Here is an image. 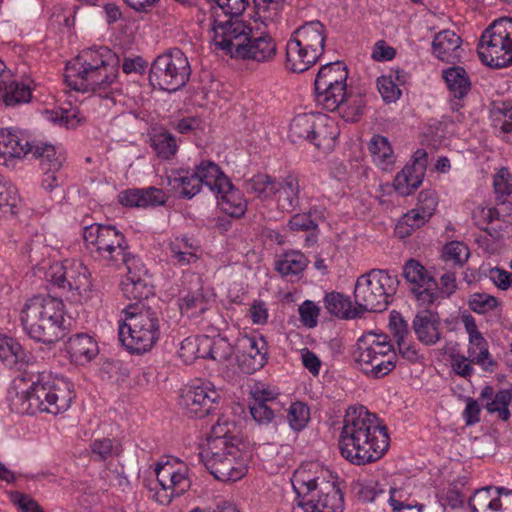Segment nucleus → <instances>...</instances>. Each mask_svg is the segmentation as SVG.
I'll use <instances>...</instances> for the list:
<instances>
[{
    "instance_id": "obj_1",
    "label": "nucleus",
    "mask_w": 512,
    "mask_h": 512,
    "mask_svg": "<svg viewBox=\"0 0 512 512\" xmlns=\"http://www.w3.org/2000/svg\"><path fill=\"white\" fill-rule=\"evenodd\" d=\"M118 73L117 55L106 46H94L82 50L67 63L64 79L67 86L75 91L96 93L89 103L104 102L107 109L115 104Z\"/></svg>"
},
{
    "instance_id": "obj_2",
    "label": "nucleus",
    "mask_w": 512,
    "mask_h": 512,
    "mask_svg": "<svg viewBox=\"0 0 512 512\" xmlns=\"http://www.w3.org/2000/svg\"><path fill=\"white\" fill-rule=\"evenodd\" d=\"M390 438L379 418L360 406H351L343 418L338 446L343 458L361 466L381 459L389 448Z\"/></svg>"
},
{
    "instance_id": "obj_3",
    "label": "nucleus",
    "mask_w": 512,
    "mask_h": 512,
    "mask_svg": "<svg viewBox=\"0 0 512 512\" xmlns=\"http://www.w3.org/2000/svg\"><path fill=\"white\" fill-rule=\"evenodd\" d=\"M71 385L63 379L41 374L36 380L27 374L14 378L9 389L10 407L19 414L65 412L71 405Z\"/></svg>"
},
{
    "instance_id": "obj_4",
    "label": "nucleus",
    "mask_w": 512,
    "mask_h": 512,
    "mask_svg": "<svg viewBox=\"0 0 512 512\" xmlns=\"http://www.w3.org/2000/svg\"><path fill=\"white\" fill-rule=\"evenodd\" d=\"M24 332L33 340L46 344L58 341L65 331V305L51 296H33L19 309Z\"/></svg>"
},
{
    "instance_id": "obj_5",
    "label": "nucleus",
    "mask_w": 512,
    "mask_h": 512,
    "mask_svg": "<svg viewBox=\"0 0 512 512\" xmlns=\"http://www.w3.org/2000/svg\"><path fill=\"white\" fill-rule=\"evenodd\" d=\"M119 321L118 336L125 349L141 355L150 351L160 339L162 319L158 311L144 305H129Z\"/></svg>"
},
{
    "instance_id": "obj_6",
    "label": "nucleus",
    "mask_w": 512,
    "mask_h": 512,
    "mask_svg": "<svg viewBox=\"0 0 512 512\" xmlns=\"http://www.w3.org/2000/svg\"><path fill=\"white\" fill-rule=\"evenodd\" d=\"M318 480L305 469L294 472L291 482L297 497L292 512H343L340 489L334 483Z\"/></svg>"
},
{
    "instance_id": "obj_7",
    "label": "nucleus",
    "mask_w": 512,
    "mask_h": 512,
    "mask_svg": "<svg viewBox=\"0 0 512 512\" xmlns=\"http://www.w3.org/2000/svg\"><path fill=\"white\" fill-rule=\"evenodd\" d=\"M326 28L318 20L296 28L286 42L285 67L295 73L307 71L324 53Z\"/></svg>"
},
{
    "instance_id": "obj_8",
    "label": "nucleus",
    "mask_w": 512,
    "mask_h": 512,
    "mask_svg": "<svg viewBox=\"0 0 512 512\" xmlns=\"http://www.w3.org/2000/svg\"><path fill=\"white\" fill-rule=\"evenodd\" d=\"M395 358L394 347L386 334L370 331L357 340L355 363L370 378L388 375L395 368Z\"/></svg>"
},
{
    "instance_id": "obj_9",
    "label": "nucleus",
    "mask_w": 512,
    "mask_h": 512,
    "mask_svg": "<svg viewBox=\"0 0 512 512\" xmlns=\"http://www.w3.org/2000/svg\"><path fill=\"white\" fill-rule=\"evenodd\" d=\"M399 281L384 269H371L357 278L355 303L365 311L382 312L392 303Z\"/></svg>"
},
{
    "instance_id": "obj_10",
    "label": "nucleus",
    "mask_w": 512,
    "mask_h": 512,
    "mask_svg": "<svg viewBox=\"0 0 512 512\" xmlns=\"http://www.w3.org/2000/svg\"><path fill=\"white\" fill-rule=\"evenodd\" d=\"M83 238L90 254L107 264L118 266L132 258L125 236L115 226L97 223L86 226Z\"/></svg>"
},
{
    "instance_id": "obj_11",
    "label": "nucleus",
    "mask_w": 512,
    "mask_h": 512,
    "mask_svg": "<svg viewBox=\"0 0 512 512\" xmlns=\"http://www.w3.org/2000/svg\"><path fill=\"white\" fill-rule=\"evenodd\" d=\"M210 42L217 50L237 57L238 50L252 33L251 27L239 17L225 13H209L203 21Z\"/></svg>"
},
{
    "instance_id": "obj_12",
    "label": "nucleus",
    "mask_w": 512,
    "mask_h": 512,
    "mask_svg": "<svg viewBox=\"0 0 512 512\" xmlns=\"http://www.w3.org/2000/svg\"><path fill=\"white\" fill-rule=\"evenodd\" d=\"M338 136L335 121L324 114H299L289 127V138L293 143L306 141L322 152L331 151Z\"/></svg>"
},
{
    "instance_id": "obj_13",
    "label": "nucleus",
    "mask_w": 512,
    "mask_h": 512,
    "mask_svg": "<svg viewBox=\"0 0 512 512\" xmlns=\"http://www.w3.org/2000/svg\"><path fill=\"white\" fill-rule=\"evenodd\" d=\"M156 483L149 488L150 497L160 505H169L191 487L189 467L178 458L167 457L156 464Z\"/></svg>"
},
{
    "instance_id": "obj_14",
    "label": "nucleus",
    "mask_w": 512,
    "mask_h": 512,
    "mask_svg": "<svg viewBox=\"0 0 512 512\" xmlns=\"http://www.w3.org/2000/svg\"><path fill=\"white\" fill-rule=\"evenodd\" d=\"M477 53L481 61L493 68L512 64V18L495 20L483 32Z\"/></svg>"
},
{
    "instance_id": "obj_15",
    "label": "nucleus",
    "mask_w": 512,
    "mask_h": 512,
    "mask_svg": "<svg viewBox=\"0 0 512 512\" xmlns=\"http://www.w3.org/2000/svg\"><path fill=\"white\" fill-rule=\"evenodd\" d=\"M190 75L188 58L175 48L156 57L150 68L149 81L154 88L175 92L186 85Z\"/></svg>"
},
{
    "instance_id": "obj_16",
    "label": "nucleus",
    "mask_w": 512,
    "mask_h": 512,
    "mask_svg": "<svg viewBox=\"0 0 512 512\" xmlns=\"http://www.w3.org/2000/svg\"><path fill=\"white\" fill-rule=\"evenodd\" d=\"M240 444L214 445L208 452H200L201 461L215 479L223 482H235L242 479L247 471V461Z\"/></svg>"
},
{
    "instance_id": "obj_17",
    "label": "nucleus",
    "mask_w": 512,
    "mask_h": 512,
    "mask_svg": "<svg viewBox=\"0 0 512 512\" xmlns=\"http://www.w3.org/2000/svg\"><path fill=\"white\" fill-rule=\"evenodd\" d=\"M315 100L322 109L339 114L348 122H355L363 112L364 99L358 94L348 92L347 85L315 89Z\"/></svg>"
},
{
    "instance_id": "obj_18",
    "label": "nucleus",
    "mask_w": 512,
    "mask_h": 512,
    "mask_svg": "<svg viewBox=\"0 0 512 512\" xmlns=\"http://www.w3.org/2000/svg\"><path fill=\"white\" fill-rule=\"evenodd\" d=\"M220 394L209 381L195 380L182 389L180 405L190 417L202 418L217 406Z\"/></svg>"
},
{
    "instance_id": "obj_19",
    "label": "nucleus",
    "mask_w": 512,
    "mask_h": 512,
    "mask_svg": "<svg viewBox=\"0 0 512 512\" xmlns=\"http://www.w3.org/2000/svg\"><path fill=\"white\" fill-rule=\"evenodd\" d=\"M35 141L18 128L0 129V165L14 168L29 153L32 154Z\"/></svg>"
},
{
    "instance_id": "obj_20",
    "label": "nucleus",
    "mask_w": 512,
    "mask_h": 512,
    "mask_svg": "<svg viewBox=\"0 0 512 512\" xmlns=\"http://www.w3.org/2000/svg\"><path fill=\"white\" fill-rule=\"evenodd\" d=\"M441 287L426 268L418 262V306L433 304L439 297L449 298L457 290L456 275L446 272L440 277Z\"/></svg>"
},
{
    "instance_id": "obj_21",
    "label": "nucleus",
    "mask_w": 512,
    "mask_h": 512,
    "mask_svg": "<svg viewBox=\"0 0 512 512\" xmlns=\"http://www.w3.org/2000/svg\"><path fill=\"white\" fill-rule=\"evenodd\" d=\"M127 268V276L121 283L123 295L130 300L138 302L147 299L153 294V288L150 284L147 269L143 263L132 257L124 263Z\"/></svg>"
},
{
    "instance_id": "obj_22",
    "label": "nucleus",
    "mask_w": 512,
    "mask_h": 512,
    "mask_svg": "<svg viewBox=\"0 0 512 512\" xmlns=\"http://www.w3.org/2000/svg\"><path fill=\"white\" fill-rule=\"evenodd\" d=\"M242 354L239 365L243 372L252 374L267 363L268 345L260 334L245 335L239 340Z\"/></svg>"
},
{
    "instance_id": "obj_23",
    "label": "nucleus",
    "mask_w": 512,
    "mask_h": 512,
    "mask_svg": "<svg viewBox=\"0 0 512 512\" xmlns=\"http://www.w3.org/2000/svg\"><path fill=\"white\" fill-rule=\"evenodd\" d=\"M462 323L469 336L468 354L471 362L480 365L485 371H493L496 362L490 356L488 343L478 330L474 317L470 314H463Z\"/></svg>"
},
{
    "instance_id": "obj_24",
    "label": "nucleus",
    "mask_w": 512,
    "mask_h": 512,
    "mask_svg": "<svg viewBox=\"0 0 512 512\" xmlns=\"http://www.w3.org/2000/svg\"><path fill=\"white\" fill-rule=\"evenodd\" d=\"M278 53L275 39L270 32H262L258 36L248 35V40L238 50L236 58L251 60L258 63H270L274 61Z\"/></svg>"
},
{
    "instance_id": "obj_25",
    "label": "nucleus",
    "mask_w": 512,
    "mask_h": 512,
    "mask_svg": "<svg viewBox=\"0 0 512 512\" xmlns=\"http://www.w3.org/2000/svg\"><path fill=\"white\" fill-rule=\"evenodd\" d=\"M462 38L453 30L444 29L433 35L431 54L444 63L456 64L462 58Z\"/></svg>"
},
{
    "instance_id": "obj_26",
    "label": "nucleus",
    "mask_w": 512,
    "mask_h": 512,
    "mask_svg": "<svg viewBox=\"0 0 512 512\" xmlns=\"http://www.w3.org/2000/svg\"><path fill=\"white\" fill-rule=\"evenodd\" d=\"M272 189L271 199L275 201L280 211L291 213L299 208L301 188L297 176L289 174L276 179Z\"/></svg>"
},
{
    "instance_id": "obj_27",
    "label": "nucleus",
    "mask_w": 512,
    "mask_h": 512,
    "mask_svg": "<svg viewBox=\"0 0 512 512\" xmlns=\"http://www.w3.org/2000/svg\"><path fill=\"white\" fill-rule=\"evenodd\" d=\"M88 268L79 260H66L65 289L72 292L75 301L86 300L91 292Z\"/></svg>"
},
{
    "instance_id": "obj_28",
    "label": "nucleus",
    "mask_w": 512,
    "mask_h": 512,
    "mask_svg": "<svg viewBox=\"0 0 512 512\" xmlns=\"http://www.w3.org/2000/svg\"><path fill=\"white\" fill-rule=\"evenodd\" d=\"M167 194L159 188H131L118 194V202L126 207L148 208L166 203Z\"/></svg>"
},
{
    "instance_id": "obj_29",
    "label": "nucleus",
    "mask_w": 512,
    "mask_h": 512,
    "mask_svg": "<svg viewBox=\"0 0 512 512\" xmlns=\"http://www.w3.org/2000/svg\"><path fill=\"white\" fill-rule=\"evenodd\" d=\"M388 327L397 343L398 351L402 358L411 363L416 362V348L414 347L408 323L404 317L395 310L391 311Z\"/></svg>"
},
{
    "instance_id": "obj_30",
    "label": "nucleus",
    "mask_w": 512,
    "mask_h": 512,
    "mask_svg": "<svg viewBox=\"0 0 512 512\" xmlns=\"http://www.w3.org/2000/svg\"><path fill=\"white\" fill-rule=\"evenodd\" d=\"M167 251L171 262L178 266L194 264L201 255L198 242L187 236H176L170 239Z\"/></svg>"
},
{
    "instance_id": "obj_31",
    "label": "nucleus",
    "mask_w": 512,
    "mask_h": 512,
    "mask_svg": "<svg viewBox=\"0 0 512 512\" xmlns=\"http://www.w3.org/2000/svg\"><path fill=\"white\" fill-rule=\"evenodd\" d=\"M65 348L71 360L78 365L90 363L99 354L98 343L86 333H77L69 337Z\"/></svg>"
},
{
    "instance_id": "obj_32",
    "label": "nucleus",
    "mask_w": 512,
    "mask_h": 512,
    "mask_svg": "<svg viewBox=\"0 0 512 512\" xmlns=\"http://www.w3.org/2000/svg\"><path fill=\"white\" fill-rule=\"evenodd\" d=\"M214 193L217 204L223 212L235 218H240L245 214L247 201L243 193L236 189L229 179L227 185L222 184Z\"/></svg>"
},
{
    "instance_id": "obj_33",
    "label": "nucleus",
    "mask_w": 512,
    "mask_h": 512,
    "mask_svg": "<svg viewBox=\"0 0 512 512\" xmlns=\"http://www.w3.org/2000/svg\"><path fill=\"white\" fill-rule=\"evenodd\" d=\"M4 78L0 90V99L6 106H15L21 103H28L32 96L34 82L30 78L21 81Z\"/></svg>"
},
{
    "instance_id": "obj_34",
    "label": "nucleus",
    "mask_w": 512,
    "mask_h": 512,
    "mask_svg": "<svg viewBox=\"0 0 512 512\" xmlns=\"http://www.w3.org/2000/svg\"><path fill=\"white\" fill-rule=\"evenodd\" d=\"M166 179L168 186L184 198L191 199L201 190L200 180L194 170L172 169L166 174Z\"/></svg>"
},
{
    "instance_id": "obj_35",
    "label": "nucleus",
    "mask_w": 512,
    "mask_h": 512,
    "mask_svg": "<svg viewBox=\"0 0 512 512\" xmlns=\"http://www.w3.org/2000/svg\"><path fill=\"white\" fill-rule=\"evenodd\" d=\"M372 162L381 170L390 171L396 163V155L387 137L373 135L368 143Z\"/></svg>"
},
{
    "instance_id": "obj_36",
    "label": "nucleus",
    "mask_w": 512,
    "mask_h": 512,
    "mask_svg": "<svg viewBox=\"0 0 512 512\" xmlns=\"http://www.w3.org/2000/svg\"><path fill=\"white\" fill-rule=\"evenodd\" d=\"M490 113L495 135L512 145V103L505 101L495 104Z\"/></svg>"
},
{
    "instance_id": "obj_37",
    "label": "nucleus",
    "mask_w": 512,
    "mask_h": 512,
    "mask_svg": "<svg viewBox=\"0 0 512 512\" xmlns=\"http://www.w3.org/2000/svg\"><path fill=\"white\" fill-rule=\"evenodd\" d=\"M348 70L343 62L336 61L323 65L315 78V89H328L336 85H347Z\"/></svg>"
},
{
    "instance_id": "obj_38",
    "label": "nucleus",
    "mask_w": 512,
    "mask_h": 512,
    "mask_svg": "<svg viewBox=\"0 0 512 512\" xmlns=\"http://www.w3.org/2000/svg\"><path fill=\"white\" fill-rule=\"evenodd\" d=\"M235 428L233 422L227 419L219 418L215 425L212 426L210 433L203 444L201 452H208L214 445L220 444L223 448L228 445L240 444L241 441L232 434V429Z\"/></svg>"
},
{
    "instance_id": "obj_39",
    "label": "nucleus",
    "mask_w": 512,
    "mask_h": 512,
    "mask_svg": "<svg viewBox=\"0 0 512 512\" xmlns=\"http://www.w3.org/2000/svg\"><path fill=\"white\" fill-rule=\"evenodd\" d=\"M442 78L454 97L462 100L471 90V81L466 70L461 66H452L442 71Z\"/></svg>"
},
{
    "instance_id": "obj_40",
    "label": "nucleus",
    "mask_w": 512,
    "mask_h": 512,
    "mask_svg": "<svg viewBox=\"0 0 512 512\" xmlns=\"http://www.w3.org/2000/svg\"><path fill=\"white\" fill-rule=\"evenodd\" d=\"M32 155L40 159L42 169L61 170L66 161V152L62 146L35 142Z\"/></svg>"
},
{
    "instance_id": "obj_41",
    "label": "nucleus",
    "mask_w": 512,
    "mask_h": 512,
    "mask_svg": "<svg viewBox=\"0 0 512 512\" xmlns=\"http://www.w3.org/2000/svg\"><path fill=\"white\" fill-rule=\"evenodd\" d=\"M22 207L18 189L0 175V219L15 216Z\"/></svg>"
},
{
    "instance_id": "obj_42",
    "label": "nucleus",
    "mask_w": 512,
    "mask_h": 512,
    "mask_svg": "<svg viewBox=\"0 0 512 512\" xmlns=\"http://www.w3.org/2000/svg\"><path fill=\"white\" fill-rule=\"evenodd\" d=\"M196 177L200 180V186H207L215 192L222 184L227 185L228 178L221 171L220 167L210 160H202L195 166Z\"/></svg>"
},
{
    "instance_id": "obj_43",
    "label": "nucleus",
    "mask_w": 512,
    "mask_h": 512,
    "mask_svg": "<svg viewBox=\"0 0 512 512\" xmlns=\"http://www.w3.org/2000/svg\"><path fill=\"white\" fill-rule=\"evenodd\" d=\"M439 315L431 310L418 312V340L427 344H435L440 338Z\"/></svg>"
},
{
    "instance_id": "obj_44",
    "label": "nucleus",
    "mask_w": 512,
    "mask_h": 512,
    "mask_svg": "<svg viewBox=\"0 0 512 512\" xmlns=\"http://www.w3.org/2000/svg\"><path fill=\"white\" fill-rule=\"evenodd\" d=\"M283 5L265 0H254V12L251 16L255 23H260L269 31L281 20Z\"/></svg>"
},
{
    "instance_id": "obj_45",
    "label": "nucleus",
    "mask_w": 512,
    "mask_h": 512,
    "mask_svg": "<svg viewBox=\"0 0 512 512\" xmlns=\"http://www.w3.org/2000/svg\"><path fill=\"white\" fill-rule=\"evenodd\" d=\"M501 487L487 486L474 491L467 506L470 512H493Z\"/></svg>"
},
{
    "instance_id": "obj_46",
    "label": "nucleus",
    "mask_w": 512,
    "mask_h": 512,
    "mask_svg": "<svg viewBox=\"0 0 512 512\" xmlns=\"http://www.w3.org/2000/svg\"><path fill=\"white\" fill-rule=\"evenodd\" d=\"M414 487L411 484H404L399 487H390L384 494L385 499L392 512L412 510L416 507L413 500Z\"/></svg>"
},
{
    "instance_id": "obj_47",
    "label": "nucleus",
    "mask_w": 512,
    "mask_h": 512,
    "mask_svg": "<svg viewBox=\"0 0 512 512\" xmlns=\"http://www.w3.org/2000/svg\"><path fill=\"white\" fill-rule=\"evenodd\" d=\"M204 359L225 362L234 354V349L226 337L217 335L210 337L204 335Z\"/></svg>"
},
{
    "instance_id": "obj_48",
    "label": "nucleus",
    "mask_w": 512,
    "mask_h": 512,
    "mask_svg": "<svg viewBox=\"0 0 512 512\" xmlns=\"http://www.w3.org/2000/svg\"><path fill=\"white\" fill-rule=\"evenodd\" d=\"M276 270L283 276H294L302 273L307 266L305 255L299 251L283 254L275 263Z\"/></svg>"
},
{
    "instance_id": "obj_49",
    "label": "nucleus",
    "mask_w": 512,
    "mask_h": 512,
    "mask_svg": "<svg viewBox=\"0 0 512 512\" xmlns=\"http://www.w3.org/2000/svg\"><path fill=\"white\" fill-rule=\"evenodd\" d=\"M180 311L188 317H197L208 309V299L202 288L188 292L180 299Z\"/></svg>"
},
{
    "instance_id": "obj_50",
    "label": "nucleus",
    "mask_w": 512,
    "mask_h": 512,
    "mask_svg": "<svg viewBox=\"0 0 512 512\" xmlns=\"http://www.w3.org/2000/svg\"><path fill=\"white\" fill-rule=\"evenodd\" d=\"M151 147L161 159H171L177 152L178 146L174 135L168 131H159L150 138Z\"/></svg>"
},
{
    "instance_id": "obj_51",
    "label": "nucleus",
    "mask_w": 512,
    "mask_h": 512,
    "mask_svg": "<svg viewBox=\"0 0 512 512\" xmlns=\"http://www.w3.org/2000/svg\"><path fill=\"white\" fill-rule=\"evenodd\" d=\"M394 188L403 196L413 193L416 188V157L411 156L408 164L396 175Z\"/></svg>"
},
{
    "instance_id": "obj_52",
    "label": "nucleus",
    "mask_w": 512,
    "mask_h": 512,
    "mask_svg": "<svg viewBox=\"0 0 512 512\" xmlns=\"http://www.w3.org/2000/svg\"><path fill=\"white\" fill-rule=\"evenodd\" d=\"M324 305L327 311L339 318H354L355 313L351 310L350 298L338 292L327 293L324 297Z\"/></svg>"
},
{
    "instance_id": "obj_53",
    "label": "nucleus",
    "mask_w": 512,
    "mask_h": 512,
    "mask_svg": "<svg viewBox=\"0 0 512 512\" xmlns=\"http://www.w3.org/2000/svg\"><path fill=\"white\" fill-rule=\"evenodd\" d=\"M276 179L266 174H257L245 182L247 193L253 194L255 197L267 200L271 199Z\"/></svg>"
},
{
    "instance_id": "obj_54",
    "label": "nucleus",
    "mask_w": 512,
    "mask_h": 512,
    "mask_svg": "<svg viewBox=\"0 0 512 512\" xmlns=\"http://www.w3.org/2000/svg\"><path fill=\"white\" fill-rule=\"evenodd\" d=\"M23 356L21 345L13 338L0 334V361L13 367Z\"/></svg>"
},
{
    "instance_id": "obj_55",
    "label": "nucleus",
    "mask_w": 512,
    "mask_h": 512,
    "mask_svg": "<svg viewBox=\"0 0 512 512\" xmlns=\"http://www.w3.org/2000/svg\"><path fill=\"white\" fill-rule=\"evenodd\" d=\"M204 335L185 338L179 349V356L184 363L190 364L197 358L204 359Z\"/></svg>"
},
{
    "instance_id": "obj_56",
    "label": "nucleus",
    "mask_w": 512,
    "mask_h": 512,
    "mask_svg": "<svg viewBox=\"0 0 512 512\" xmlns=\"http://www.w3.org/2000/svg\"><path fill=\"white\" fill-rule=\"evenodd\" d=\"M286 418L290 428L299 432L307 426L310 420V409L303 402H293L287 409Z\"/></svg>"
},
{
    "instance_id": "obj_57",
    "label": "nucleus",
    "mask_w": 512,
    "mask_h": 512,
    "mask_svg": "<svg viewBox=\"0 0 512 512\" xmlns=\"http://www.w3.org/2000/svg\"><path fill=\"white\" fill-rule=\"evenodd\" d=\"M438 199L434 190H424L418 194V226L425 224L435 213Z\"/></svg>"
},
{
    "instance_id": "obj_58",
    "label": "nucleus",
    "mask_w": 512,
    "mask_h": 512,
    "mask_svg": "<svg viewBox=\"0 0 512 512\" xmlns=\"http://www.w3.org/2000/svg\"><path fill=\"white\" fill-rule=\"evenodd\" d=\"M29 256L31 258V262H38L32 254ZM37 267L39 271H44L47 280L54 285L65 289L66 260L63 262H55L49 265V267H47L44 262L37 263Z\"/></svg>"
},
{
    "instance_id": "obj_59",
    "label": "nucleus",
    "mask_w": 512,
    "mask_h": 512,
    "mask_svg": "<svg viewBox=\"0 0 512 512\" xmlns=\"http://www.w3.org/2000/svg\"><path fill=\"white\" fill-rule=\"evenodd\" d=\"M512 396L508 390H500L491 401L486 402L485 408L489 413H498V417L507 421L510 418V411L508 409Z\"/></svg>"
},
{
    "instance_id": "obj_60",
    "label": "nucleus",
    "mask_w": 512,
    "mask_h": 512,
    "mask_svg": "<svg viewBox=\"0 0 512 512\" xmlns=\"http://www.w3.org/2000/svg\"><path fill=\"white\" fill-rule=\"evenodd\" d=\"M469 249L466 244L460 241L447 243L442 251V258L445 261H452L455 265L462 267L469 258Z\"/></svg>"
},
{
    "instance_id": "obj_61",
    "label": "nucleus",
    "mask_w": 512,
    "mask_h": 512,
    "mask_svg": "<svg viewBox=\"0 0 512 512\" xmlns=\"http://www.w3.org/2000/svg\"><path fill=\"white\" fill-rule=\"evenodd\" d=\"M50 119L66 128H74L81 122L82 115L77 107L60 108L50 112Z\"/></svg>"
},
{
    "instance_id": "obj_62",
    "label": "nucleus",
    "mask_w": 512,
    "mask_h": 512,
    "mask_svg": "<svg viewBox=\"0 0 512 512\" xmlns=\"http://www.w3.org/2000/svg\"><path fill=\"white\" fill-rule=\"evenodd\" d=\"M493 187L497 199L512 194V175L508 168L501 167L493 177Z\"/></svg>"
},
{
    "instance_id": "obj_63",
    "label": "nucleus",
    "mask_w": 512,
    "mask_h": 512,
    "mask_svg": "<svg viewBox=\"0 0 512 512\" xmlns=\"http://www.w3.org/2000/svg\"><path fill=\"white\" fill-rule=\"evenodd\" d=\"M93 459L104 461L107 458L119 453L118 446H115L111 439H95L90 444Z\"/></svg>"
},
{
    "instance_id": "obj_64",
    "label": "nucleus",
    "mask_w": 512,
    "mask_h": 512,
    "mask_svg": "<svg viewBox=\"0 0 512 512\" xmlns=\"http://www.w3.org/2000/svg\"><path fill=\"white\" fill-rule=\"evenodd\" d=\"M498 305V301L494 296L486 293H474L469 299V307L478 314H485Z\"/></svg>"
}]
</instances>
